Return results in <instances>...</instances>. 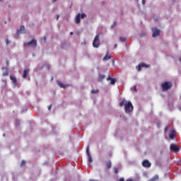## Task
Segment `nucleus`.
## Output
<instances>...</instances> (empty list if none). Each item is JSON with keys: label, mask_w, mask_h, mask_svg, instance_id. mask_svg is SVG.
<instances>
[{"label": "nucleus", "mask_w": 181, "mask_h": 181, "mask_svg": "<svg viewBox=\"0 0 181 181\" xmlns=\"http://www.w3.org/2000/svg\"><path fill=\"white\" fill-rule=\"evenodd\" d=\"M8 44H9V40H6V45H8Z\"/></svg>", "instance_id": "35"}, {"label": "nucleus", "mask_w": 181, "mask_h": 181, "mask_svg": "<svg viewBox=\"0 0 181 181\" xmlns=\"http://www.w3.org/2000/svg\"><path fill=\"white\" fill-rule=\"evenodd\" d=\"M57 1V0H53V3H54V2H56Z\"/></svg>", "instance_id": "41"}, {"label": "nucleus", "mask_w": 181, "mask_h": 181, "mask_svg": "<svg viewBox=\"0 0 181 181\" xmlns=\"http://www.w3.org/2000/svg\"><path fill=\"white\" fill-rule=\"evenodd\" d=\"M127 105V101L126 100H123V101L119 102V106L120 107H124Z\"/></svg>", "instance_id": "15"}, {"label": "nucleus", "mask_w": 181, "mask_h": 181, "mask_svg": "<svg viewBox=\"0 0 181 181\" xmlns=\"http://www.w3.org/2000/svg\"><path fill=\"white\" fill-rule=\"evenodd\" d=\"M25 160H22L21 163V166H25Z\"/></svg>", "instance_id": "26"}, {"label": "nucleus", "mask_w": 181, "mask_h": 181, "mask_svg": "<svg viewBox=\"0 0 181 181\" xmlns=\"http://www.w3.org/2000/svg\"><path fill=\"white\" fill-rule=\"evenodd\" d=\"M57 83L61 88H66V87H69L68 84H64L62 81H57Z\"/></svg>", "instance_id": "13"}, {"label": "nucleus", "mask_w": 181, "mask_h": 181, "mask_svg": "<svg viewBox=\"0 0 181 181\" xmlns=\"http://www.w3.org/2000/svg\"><path fill=\"white\" fill-rule=\"evenodd\" d=\"M112 79H115V78H112L110 77L107 78V81H112Z\"/></svg>", "instance_id": "30"}, {"label": "nucleus", "mask_w": 181, "mask_h": 181, "mask_svg": "<svg viewBox=\"0 0 181 181\" xmlns=\"http://www.w3.org/2000/svg\"><path fill=\"white\" fill-rule=\"evenodd\" d=\"M90 93H92V94H98V93H99V90L98 89H93L91 91H90Z\"/></svg>", "instance_id": "21"}, {"label": "nucleus", "mask_w": 181, "mask_h": 181, "mask_svg": "<svg viewBox=\"0 0 181 181\" xmlns=\"http://www.w3.org/2000/svg\"><path fill=\"white\" fill-rule=\"evenodd\" d=\"M119 40L122 41V42H125L127 40V38L126 37H119Z\"/></svg>", "instance_id": "24"}, {"label": "nucleus", "mask_w": 181, "mask_h": 181, "mask_svg": "<svg viewBox=\"0 0 181 181\" xmlns=\"http://www.w3.org/2000/svg\"><path fill=\"white\" fill-rule=\"evenodd\" d=\"M117 25V22H114L112 25V28H114L115 26Z\"/></svg>", "instance_id": "28"}, {"label": "nucleus", "mask_w": 181, "mask_h": 181, "mask_svg": "<svg viewBox=\"0 0 181 181\" xmlns=\"http://www.w3.org/2000/svg\"><path fill=\"white\" fill-rule=\"evenodd\" d=\"M3 136H5V134H4Z\"/></svg>", "instance_id": "44"}, {"label": "nucleus", "mask_w": 181, "mask_h": 181, "mask_svg": "<svg viewBox=\"0 0 181 181\" xmlns=\"http://www.w3.org/2000/svg\"><path fill=\"white\" fill-rule=\"evenodd\" d=\"M52 109V105H50L48 107V110H50Z\"/></svg>", "instance_id": "34"}, {"label": "nucleus", "mask_w": 181, "mask_h": 181, "mask_svg": "<svg viewBox=\"0 0 181 181\" xmlns=\"http://www.w3.org/2000/svg\"><path fill=\"white\" fill-rule=\"evenodd\" d=\"M85 18H86V15L85 13H82V14H77L76 17V23H80V18L81 19H84Z\"/></svg>", "instance_id": "5"}, {"label": "nucleus", "mask_w": 181, "mask_h": 181, "mask_svg": "<svg viewBox=\"0 0 181 181\" xmlns=\"http://www.w3.org/2000/svg\"><path fill=\"white\" fill-rule=\"evenodd\" d=\"M16 125L17 127H18L20 125V121L19 120H16Z\"/></svg>", "instance_id": "27"}, {"label": "nucleus", "mask_w": 181, "mask_h": 181, "mask_svg": "<svg viewBox=\"0 0 181 181\" xmlns=\"http://www.w3.org/2000/svg\"><path fill=\"white\" fill-rule=\"evenodd\" d=\"M59 16H57V20H58V19H59Z\"/></svg>", "instance_id": "39"}, {"label": "nucleus", "mask_w": 181, "mask_h": 181, "mask_svg": "<svg viewBox=\"0 0 181 181\" xmlns=\"http://www.w3.org/2000/svg\"><path fill=\"white\" fill-rule=\"evenodd\" d=\"M142 67H145V68H149L150 65L146 64H140L138 66H136V70H138V71H141V68Z\"/></svg>", "instance_id": "9"}, {"label": "nucleus", "mask_w": 181, "mask_h": 181, "mask_svg": "<svg viewBox=\"0 0 181 181\" xmlns=\"http://www.w3.org/2000/svg\"><path fill=\"white\" fill-rule=\"evenodd\" d=\"M117 181H124V179L122 177L119 180H118Z\"/></svg>", "instance_id": "32"}, {"label": "nucleus", "mask_w": 181, "mask_h": 181, "mask_svg": "<svg viewBox=\"0 0 181 181\" xmlns=\"http://www.w3.org/2000/svg\"><path fill=\"white\" fill-rule=\"evenodd\" d=\"M169 129H170V125H166V127H165L164 132L166 133Z\"/></svg>", "instance_id": "23"}, {"label": "nucleus", "mask_w": 181, "mask_h": 181, "mask_svg": "<svg viewBox=\"0 0 181 181\" xmlns=\"http://www.w3.org/2000/svg\"><path fill=\"white\" fill-rule=\"evenodd\" d=\"M111 167H112L111 161H110V160L107 161V163H106V168H107V169H110Z\"/></svg>", "instance_id": "18"}, {"label": "nucleus", "mask_w": 181, "mask_h": 181, "mask_svg": "<svg viewBox=\"0 0 181 181\" xmlns=\"http://www.w3.org/2000/svg\"><path fill=\"white\" fill-rule=\"evenodd\" d=\"M27 45L28 46L31 45V47H36V46H37V41L35 40H31L30 42L27 43Z\"/></svg>", "instance_id": "10"}, {"label": "nucleus", "mask_w": 181, "mask_h": 181, "mask_svg": "<svg viewBox=\"0 0 181 181\" xmlns=\"http://www.w3.org/2000/svg\"><path fill=\"white\" fill-rule=\"evenodd\" d=\"M170 151L174 152V153H177L178 151H180V147L175 144H170Z\"/></svg>", "instance_id": "2"}, {"label": "nucleus", "mask_w": 181, "mask_h": 181, "mask_svg": "<svg viewBox=\"0 0 181 181\" xmlns=\"http://www.w3.org/2000/svg\"><path fill=\"white\" fill-rule=\"evenodd\" d=\"M162 89L163 91H166L171 88L172 87V83L171 82L169 81H165V83H163L161 85Z\"/></svg>", "instance_id": "1"}, {"label": "nucleus", "mask_w": 181, "mask_h": 181, "mask_svg": "<svg viewBox=\"0 0 181 181\" xmlns=\"http://www.w3.org/2000/svg\"><path fill=\"white\" fill-rule=\"evenodd\" d=\"M104 78H105V76L103 74H99L98 81H101L104 80Z\"/></svg>", "instance_id": "16"}, {"label": "nucleus", "mask_w": 181, "mask_h": 181, "mask_svg": "<svg viewBox=\"0 0 181 181\" xmlns=\"http://www.w3.org/2000/svg\"><path fill=\"white\" fill-rule=\"evenodd\" d=\"M142 166L146 168H151V164L148 160H144V161L142 162Z\"/></svg>", "instance_id": "7"}, {"label": "nucleus", "mask_w": 181, "mask_h": 181, "mask_svg": "<svg viewBox=\"0 0 181 181\" xmlns=\"http://www.w3.org/2000/svg\"><path fill=\"white\" fill-rule=\"evenodd\" d=\"M126 181H132V180H127Z\"/></svg>", "instance_id": "40"}, {"label": "nucleus", "mask_w": 181, "mask_h": 181, "mask_svg": "<svg viewBox=\"0 0 181 181\" xmlns=\"http://www.w3.org/2000/svg\"><path fill=\"white\" fill-rule=\"evenodd\" d=\"M158 180V175H156L151 179L148 180V181H157Z\"/></svg>", "instance_id": "20"}, {"label": "nucleus", "mask_w": 181, "mask_h": 181, "mask_svg": "<svg viewBox=\"0 0 181 181\" xmlns=\"http://www.w3.org/2000/svg\"><path fill=\"white\" fill-rule=\"evenodd\" d=\"M29 73H30V69L29 68L25 69L23 71V78H26V77H27V76H28Z\"/></svg>", "instance_id": "12"}, {"label": "nucleus", "mask_w": 181, "mask_h": 181, "mask_svg": "<svg viewBox=\"0 0 181 181\" xmlns=\"http://www.w3.org/2000/svg\"><path fill=\"white\" fill-rule=\"evenodd\" d=\"M46 39H47L46 37H43V41H44V42H46Z\"/></svg>", "instance_id": "33"}, {"label": "nucleus", "mask_w": 181, "mask_h": 181, "mask_svg": "<svg viewBox=\"0 0 181 181\" xmlns=\"http://www.w3.org/2000/svg\"><path fill=\"white\" fill-rule=\"evenodd\" d=\"M3 76H8V71H6L3 73Z\"/></svg>", "instance_id": "25"}, {"label": "nucleus", "mask_w": 181, "mask_h": 181, "mask_svg": "<svg viewBox=\"0 0 181 181\" xmlns=\"http://www.w3.org/2000/svg\"><path fill=\"white\" fill-rule=\"evenodd\" d=\"M134 90L136 91V86H134Z\"/></svg>", "instance_id": "38"}, {"label": "nucleus", "mask_w": 181, "mask_h": 181, "mask_svg": "<svg viewBox=\"0 0 181 181\" xmlns=\"http://www.w3.org/2000/svg\"><path fill=\"white\" fill-rule=\"evenodd\" d=\"M132 110H134V106L132 105L131 102H128V103H127V105H125V112L127 113H129Z\"/></svg>", "instance_id": "4"}, {"label": "nucleus", "mask_w": 181, "mask_h": 181, "mask_svg": "<svg viewBox=\"0 0 181 181\" xmlns=\"http://www.w3.org/2000/svg\"><path fill=\"white\" fill-rule=\"evenodd\" d=\"M86 154H87V156H88L89 163H93V158L91 157V155H90L89 147L88 146H87V148H86Z\"/></svg>", "instance_id": "11"}, {"label": "nucleus", "mask_w": 181, "mask_h": 181, "mask_svg": "<svg viewBox=\"0 0 181 181\" xmlns=\"http://www.w3.org/2000/svg\"><path fill=\"white\" fill-rule=\"evenodd\" d=\"M89 181H98V180H90Z\"/></svg>", "instance_id": "37"}, {"label": "nucleus", "mask_w": 181, "mask_h": 181, "mask_svg": "<svg viewBox=\"0 0 181 181\" xmlns=\"http://www.w3.org/2000/svg\"><path fill=\"white\" fill-rule=\"evenodd\" d=\"M70 35H73V33H72V32H71V33H70Z\"/></svg>", "instance_id": "42"}, {"label": "nucleus", "mask_w": 181, "mask_h": 181, "mask_svg": "<svg viewBox=\"0 0 181 181\" xmlns=\"http://www.w3.org/2000/svg\"><path fill=\"white\" fill-rule=\"evenodd\" d=\"M99 45H100L99 35H96L95 39H93V47L98 48V47H99Z\"/></svg>", "instance_id": "3"}, {"label": "nucleus", "mask_w": 181, "mask_h": 181, "mask_svg": "<svg viewBox=\"0 0 181 181\" xmlns=\"http://www.w3.org/2000/svg\"><path fill=\"white\" fill-rule=\"evenodd\" d=\"M180 62L181 63V58H180Z\"/></svg>", "instance_id": "43"}, {"label": "nucleus", "mask_w": 181, "mask_h": 181, "mask_svg": "<svg viewBox=\"0 0 181 181\" xmlns=\"http://www.w3.org/2000/svg\"><path fill=\"white\" fill-rule=\"evenodd\" d=\"M145 4H146V1L145 0H142V4L145 5Z\"/></svg>", "instance_id": "31"}, {"label": "nucleus", "mask_w": 181, "mask_h": 181, "mask_svg": "<svg viewBox=\"0 0 181 181\" xmlns=\"http://www.w3.org/2000/svg\"><path fill=\"white\" fill-rule=\"evenodd\" d=\"M117 44H115V49H117Z\"/></svg>", "instance_id": "36"}, {"label": "nucleus", "mask_w": 181, "mask_h": 181, "mask_svg": "<svg viewBox=\"0 0 181 181\" xmlns=\"http://www.w3.org/2000/svg\"><path fill=\"white\" fill-rule=\"evenodd\" d=\"M25 33H26V30H25V26L21 25V28H20V30H18V31H17V35L25 34Z\"/></svg>", "instance_id": "8"}, {"label": "nucleus", "mask_w": 181, "mask_h": 181, "mask_svg": "<svg viewBox=\"0 0 181 181\" xmlns=\"http://www.w3.org/2000/svg\"><path fill=\"white\" fill-rule=\"evenodd\" d=\"M116 83H117V79L116 78L110 80V84L111 85L114 86Z\"/></svg>", "instance_id": "22"}, {"label": "nucleus", "mask_w": 181, "mask_h": 181, "mask_svg": "<svg viewBox=\"0 0 181 181\" xmlns=\"http://www.w3.org/2000/svg\"><path fill=\"white\" fill-rule=\"evenodd\" d=\"M112 56L110 54H107L105 56V57L103 58V61H107L111 59Z\"/></svg>", "instance_id": "17"}, {"label": "nucleus", "mask_w": 181, "mask_h": 181, "mask_svg": "<svg viewBox=\"0 0 181 181\" xmlns=\"http://www.w3.org/2000/svg\"><path fill=\"white\" fill-rule=\"evenodd\" d=\"M152 32H153V35L152 37H156L160 35V30H157L156 28H152Z\"/></svg>", "instance_id": "6"}, {"label": "nucleus", "mask_w": 181, "mask_h": 181, "mask_svg": "<svg viewBox=\"0 0 181 181\" xmlns=\"http://www.w3.org/2000/svg\"><path fill=\"white\" fill-rule=\"evenodd\" d=\"M175 136H176V132L173 130L171 132L169 133V138L170 139H173L175 138Z\"/></svg>", "instance_id": "14"}, {"label": "nucleus", "mask_w": 181, "mask_h": 181, "mask_svg": "<svg viewBox=\"0 0 181 181\" xmlns=\"http://www.w3.org/2000/svg\"><path fill=\"white\" fill-rule=\"evenodd\" d=\"M115 173L118 174V169L117 168H115Z\"/></svg>", "instance_id": "29"}, {"label": "nucleus", "mask_w": 181, "mask_h": 181, "mask_svg": "<svg viewBox=\"0 0 181 181\" xmlns=\"http://www.w3.org/2000/svg\"><path fill=\"white\" fill-rule=\"evenodd\" d=\"M10 78L15 85L17 84V80H16V78L15 76H10Z\"/></svg>", "instance_id": "19"}]
</instances>
